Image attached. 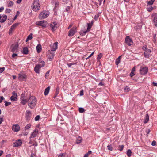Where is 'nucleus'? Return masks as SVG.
Returning <instances> with one entry per match:
<instances>
[{
  "instance_id": "7ed1b4c3",
  "label": "nucleus",
  "mask_w": 157,
  "mask_h": 157,
  "mask_svg": "<svg viewBox=\"0 0 157 157\" xmlns=\"http://www.w3.org/2000/svg\"><path fill=\"white\" fill-rule=\"evenodd\" d=\"M29 102L28 103V105L31 108L33 109L35 106L36 102V99H29Z\"/></svg>"
},
{
  "instance_id": "6ab92c4d",
  "label": "nucleus",
  "mask_w": 157,
  "mask_h": 157,
  "mask_svg": "<svg viewBox=\"0 0 157 157\" xmlns=\"http://www.w3.org/2000/svg\"><path fill=\"white\" fill-rule=\"evenodd\" d=\"M7 16L6 15H3L2 16L0 14V22L3 23L7 19Z\"/></svg>"
},
{
  "instance_id": "4468645a",
  "label": "nucleus",
  "mask_w": 157,
  "mask_h": 157,
  "mask_svg": "<svg viewBox=\"0 0 157 157\" xmlns=\"http://www.w3.org/2000/svg\"><path fill=\"white\" fill-rule=\"evenodd\" d=\"M26 78V76L24 74H18V78L20 81H23Z\"/></svg>"
},
{
  "instance_id": "c756f323",
  "label": "nucleus",
  "mask_w": 157,
  "mask_h": 157,
  "mask_svg": "<svg viewBox=\"0 0 157 157\" xmlns=\"http://www.w3.org/2000/svg\"><path fill=\"white\" fill-rule=\"evenodd\" d=\"M10 98H17V94L14 91L13 92L12 95Z\"/></svg>"
},
{
  "instance_id": "9b49d317",
  "label": "nucleus",
  "mask_w": 157,
  "mask_h": 157,
  "mask_svg": "<svg viewBox=\"0 0 157 157\" xmlns=\"http://www.w3.org/2000/svg\"><path fill=\"white\" fill-rule=\"evenodd\" d=\"M18 25L19 23H16L12 25L11 26V28L9 30V34H11L12 33L15 28Z\"/></svg>"
},
{
  "instance_id": "603ef678",
  "label": "nucleus",
  "mask_w": 157,
  "mask_h": 157,
  "mask_svg": "<svg viewBox=\"0 0 157 157\" xmlns=\"http://www.w3.org/2000/svg\"><path fill=\"white\" fill-rule=\"evenodd\" d=\"M142 49L145 51L146 50L148 49L147 48V46L146 45H144V46L142 48Z\"/></svg>"
},
{
  "instance_id": "b1692460",
  "label": "nucleus",
  "mask_w": 157,
  "mask_h": 157,
  "mask_svg": "<svg viewBox=\"0 0 157 157\" xmlns=\"http://www.w3.org/2000/svg\"><path fill=\"white\" fill-rule=\"evenodd\" d=\"M82 139L81 137L78 136L76 139V143L77 144H79L82 141Z\"/></svg>"
},
{
  "instance_id": "338daca9",
  "label": "nucleus",
  "mask_w": 157,
  "mask_h": 157,
  "mask_svg": "<svg viewBox=\"0 0 157 157\" xmlns=\"http://www.w3.org/2000/svg\"><path fill=\"white\" fill-rule=\"evenodd\" d=\"M31 157H36L35 155L33 153H32L31 154Z\"/></svg>"
},
{
  "instance_id": "aec40b11",
  "label": "nucleus",
  "mask_w": 157,
  "mask_h": 157,
  "mask_svg": "<svg viewBox=\"0 0 157 157\" xmlns=\"http://www.w3.org/2000/svg\"><path fill=\"white\" fill-rule=\"evenodd\" d=\"M154 19L153 22L155 26L157 27V13H155L154 15Z\"/></svg>"
},
{
  "instance_id": "864d4df0",
  "label": "nucleus",
  "mask_w": 157,
  "mask_h": 157,
  "mask_svg": "<svg viewBox=\"0 0 157 157\" xmlns=\"http://www.w3.org/2000/svg\"><path fill=\"white\" fill-rule=\"evenodd\" d=\"M40 63L42 64V65H41V67H44V62L43 61H41L40 62Z\"/></svg>"
},
{
  "instance_id": "72a5a7b5",
  "label": "nucleus",
  "mask_w": 157,
  "mask_h": 157,
  "mask_svg": "<svg viewBox=\"0 0 157 157\" xmlns=\"http://www.w3.org/2000/svg\"><path fill=\"white\" fill-rule=\"evenodd\" d=\"M155 0H151L149 1H147V2L148 5H152Z\"/></svg>"
},
{
  "instance_id": "5701e85b",
  "label": "nucleus",
  "mask_w": 157,
  "mask_h": 157,
  "mask_svg": "<svg viewBox=\"0 0 157 157\" xmlns=\"http://www.w3.org/2000/svg\"><path fill=\"white\" fill-rule=\"evenodd\" d=\"M149 120V116L148 114H146L145 119L143 121L144 123V124L147 123Z\"/></svg>"
},
{
  "instance_id": "79ce46f5",
  "label": "nucleus",
  "mask_w": 157,
  "mask_h": 157,
  "mask_svg": "<svg viewBox=\"0 0 157 157\" xmlns=\"http://www.w3.org/2000/svg\"><path fill=\"white\" fill-rule=\"evenodd\" d=\"M31 125L30 124H28L25 127L26 129H28L30 128Z\"/></svg>"
},
{
  "instance_id": "7c9ffc66",
  "label": "nucleus",
  "mask_w": 157,
  "mask_h": 157,
  "mask_svg": "<svg viewBox=\"0 0 157 157\" xmlns=\"http://www.w3.org/2000/svg\"><path fill=\"white\" fill-rule=\"evenodd\" d=\"M132 151L131 150L128 149L127 151V155L128 157L131 156L132 155Z\"/></svg>"
},
{
  "instance_id": "e433bc0d",
  "label": "nucleus",
  "mask_w": 157,
  "mask_h": 157,
  "mask_svg": "<svg viewBox=\"0 0 157 157\" xmlns=\"http://www.w3.org/2000/svg\"><path fill=\"white\" fill-rule=\"evenodd\" d=\"M50 72V71H48L45 74V77L46 78H48V77L49 75V73Z\"/></svg>"
},
{
  "instance_id": "423d86ee",
  "label": "nucleus",
  "mask_w": 157,
  "mask_h": 157,
  "mask_svg": "<svg viewBox=\"0 0 157 157\" xmlns=\"http://www.w3.org/2000/svg\"><path fill=\"white\" fill-rule=\"evenodd\" d=\"M125 43L128 46H131L132 45L133 42L132 40L130 38L129 36H127L125 39Z\"/></svg>"
},
{
  "instance_id": "dca6fc26",
  "label": "nucleus",
  "mask_w": 157,
  "mask_h": 157,
  "mask_svg": "<svg viewBox=\"0 0 157 157\" xmlns=\"http://www.w3.org/2000/svg\"><path fill=\"white\" fill-rule=\"evenodd\" d=\"M41 67V65L37 64L35 67L34 68V70L37 73H39L40 71V70Z\"/></svg>"
},
{
  "instance_id": "f3484780",
  "label": "nucleus",
  "mask_w": 157,
  "mask_h": 157,
  "mask_svg": "<svg viewBox=\"0 0 157 157\" xmlns=\"http://www.w3.org/2000/svg\"><path fill=\"white\" fill-rule=\"evenodd\" d=\"M151 52V51L150 49L146 50L144 52V56L146 58H149L150 54Z\"/></svg>"
},
{
  "instance_id": "393cba45",
  "label": "nucleus",
  "mask_w": 157,
  "mask_h": 157,
  "mask_svg": "<svg viewBox=\"0 0 157 157\" xmlns=\"http://www.w3.org/2000/svg\"><path fill=\"white\" fill-rule=\"evenodd\" d=\"M36 49L38 53H40L41 50V46L40 44H38L36 47Z\"/></svg>"
},
{
  "instance_id": "e2e57ef3",
  "label": "nucleus",
  "mask_w": 157,
  "mask_h": 157,
  "mask_svg": "<svg viewBox=\"0 0 157 157\" xmlns=\"http://www.w3.org/2000/svg\"><path fill=\"white\" fill-rule=\"evenodd\" d=\"M12 101H16L18 99H10Z\"/></svg>"
},
{
  "instance_id": "3c124183",
  "label": "nucleus",
  "mask_w": 157,
  "mask_h": 157,
  "mask_svg": "<svg viewBox=\"0 0 157 157\" xmlns=\"http://www.w3.org/2000/svg\"><path fill=\"white\" fill-rule=\"evenodd\" d=\"M150 129H147L146 130V132L147 133V136H148V135L150 133Z\"/></svg>"
},
{
  "instance_id": "ddd939ff",
  "label": "nucleus",
  "mask_w": 157,
  "mask_h": 157,
  "mask_svg": "<svg viewBox=\"0 0 157 157\" xmlns=\"http://www.w3.org/2000/svg\"><path fill=\"white\" fill-rule=\"evenodd\" d=\"M22 141L21 139L16 140V141L13 144V146L15 147H18L21 146L22 144Z\"/></svg>"
},
{
  "instance_id": "a878e982",
  "label": "nucleus",
  "mask_w": 157,
  "mask_h": 157,
  "mask_svg": "<svg viewBox=\"0 0 157 157\" xmlns=\"http://www.w3.org/2000/svg\"><path fill=\"white\" fill-rule=\"evenodd\" d=\"M29 51L28 48L27 47H24L23 49L22 53L25 54H28Z\"/></svg>"
},
{
  "instance_id": "473e14b6",
  "label": "nucleus",
  "mask_w": 157,
  "mask_h": 157,
  "mask_svg": "<svg viewBox=\"0 0 157 157\" xmlns=\"http://www.w3.org/2000/svg\"><path fill=\"white\" fill-rule=\"evenodd\" d=\"M147 9L148 11L150 12L152 11L153 9V8L152 6H147Z\"/></svg>"
},
{
  "instance_id": "a18cd8bd",
  "label": "nucleus",
  "mask_w": 157,
  "mask_h": 157,
  "mask_svg": "<svg viewBox=\"0 0 157 157\" xmlns=\"http://www.w3.org/2000/svg\"><path fill=\"white\" fill-rule=\"evenodd\" d=\"M59 91V87H57L56 89V95L58 94Z\"/></svg>"
},
{
  "instance_id": "6e6552de",
  "label": "nucleus",
  "mask_w": 157,
  "mask_h": 157,
  "mask_svg": "<svg viewBox=\"0 0 157 157\" xmlns=\"http://www.w3.org/2000/svg\"><path fill=\"white\" fill-rule=\"evenodd\" d=\"M148 68L147 67H141L140 70V74L142 75H144L148 72Z\"/></svg>"
},
{
  "instance_id": "0eeeda50",
  "label": "nucleus",
  "mask_w": 157,
  "mask_h": 157,
  "mask_svg": "<svg viewBox=\"0 0 157 157\" xmlns=\"http://www.w3.org/2000/svg\"><path fill=\"white\" fill-rule=\"evenodd\" d=\"M18 44H17L15 45L13 44L11 46V51L13 52H17L18 51Z\"/></svg>"
},
{
  "instance_id": "774afa93",
  "label": "nucleus",
  "mask_w": 157,
  "mask_h": 157,
  "mask_svg": "<svg viewBox=\"0 0 157 157\" xmlns=\"http://www.w3.org/2000/svg\"><path fill=\"white\" fill-rule=\"evenodd\" d=\"M11 155L10 154H8L5 157H11Z\"/></svg>"
},
{
  "instance_id": "20e7f679",
  "label": "nucleus",
  "mask_w": 157,
  "mask_h": 157,
  "mask_svg": "<svg viewBox=\"0 0 157 157\" xmlns=\"http://www.w3.org/2000/svg\"><path fill=\"white\" fill-rule=\"evenodd\" d=\"M36 24L38 26H41L43 28H45L46 26L47 23L46 21L43 20L37 21Z\"/></svg>"
},
{
  "instance_id": "0e129e2a",
  "label": "nucleus",
  "mask_w": 157,
  "mask_h": 157,
  "mask_svg": "<svg viewBox=\"0 0 157 157\" xmlns=\"http://www.w3.org/2000/svg\"><path fill=\"white\" fill-rule=\"evenodd\" d=\"M69 10H70V7H69V6H68L67 7L65 10L66 11H68Z\"/></svg>"
},
{
  "instance_id": "bb28decb",
  "label": "nucleus",
  "mask_w": 157,
  "mask_h": 157,
  "mask_svg": "<svg viewBox=\"0 0 157 157\" xmlns=\"http://www.w3.org/2000/svg\"><path fill=\"white\" fill-rule=\"evenodd\" d=\"M50 90V86L48 87L45 89L44 92V94L45 95H47L48 94Z\"/></svg>"
},
{
  "instance_id": "2eb2a0df",
  "label": "nucleus",
  "mask_w": 157,
  "mask_h": 157,
  "mask_svg": "<svg viewBox=\"0 0 157 157\" xmlns=\"http://www.w3.org/2000/svg\"><path fill=\"white\" fill-rule=\"evenodd\" d=\"M47 56L50 59H53L54 56V53L50 51H48L47 52Z\"/></svg>"
},
{
  "instance_id": "cd10ccee",
  "label": "nucleus",
  "mask_w": 157,
  "mask_h": 157,
  "mask_svg": "<svg viewBox=\"0 0 157 157\" xmlns=\"http://www.w3.org/2000/svg\"><path fill=\"white\" fill-rule=\"evenodd\" d=\"M121 56H119L118 58H117L116 60V64L117 65H118L120 62L121 57Z\"/></svg>"
},
{
  "instance_id": "69168bd1",
  "label": "nucleus",
  "mask_w": 157,
  "mask_h": 157,
  "mask_svg": "<svg viewBox=\"0 0 157 157\" xmlns=\"http://www.w3.org/2000/svg\"><path fill=\"white\" fill-rule=\"evenodd\" d=\"M17 55L16 54L14 53L12 55V57L13 58L15 57L16 56H17Z\"/></svg>"
},
{
  "instance_id": "f03ea898",
  "label": "nucleus",
  "mask_w": 157,
  "mask_h": 157,
  "mask_svg": "<svg viewBox=\"0 0 157 157\" xmlns=\"http://www.w3.org/2000/svg\"><path fill=\"white\" fill-rule=\"evenodd\" d=\"M49 14V12L47 10H44L41 12L39 15V18L40 19H43L48 17Z\"/></svg>"
},
{
  "instance_id": "a211bd4d",
  "label": "nucleus",
  "mask_w": 157,
  "mask_h": 157,
  "mask_svg": "<svg viewBox=\"0 0 157 157\" xmlns=\"http://www.w3.org/2000/svg\"><path fill=\"white\" fill-rule=\"evenodd\" d=\"M57 23L56 22H53L51 23L50 25V27L52 31H54L57 28Z\"/></svg>"
},
{
  "instance_id": "052dcab7",
  "label": "nucleus",
  "mask_w": 157,
  "mask_h": 157,
  "mask_svg": "<svg viewBox=\"0 0 157 157\" xmlns=\"http://www.w3.org/2000/svg\"><path fill=\"white\" fill-rule=\"evenodd\" d=\"M99 17V15L98 14L95 16L94 19L96 20H97Z\"/></svg>"
},
{
  "instance_id": "37998d69",
  "label": "nucleus",
  "mask_w": 157,
  "mask_h": 157,
  "mask_svg": "<svg viewBox=\"0 0 157 157\" xmlns=\"http://www.w3.org/2000/svg\"><path fill=\"white\" fill-rule=\"evenodd\" d=\"M40 116L39 115L36 116L35 118V121H38L40 119Z\"/></svg>"
},
{
  "instance_id": "f8f14e48",
  "label": "nucleus",
  "mask_w": 157,
  "mask_h": 157,
  "mask_svg": "<svg viewBox=\"0 0 157 157\" xmlns=\"http://www.w3.org/2000/svg\"><path fill=\"white\" fill-rule=\"evenodd\" d=\"M32 114L30 111L27 110L25 113V118L27 121L30 120Z\"/></svg>"
},
{
  "instance_id": "4d7b16f0",
  "label": "nucleus",
  "mask_w": 157,
  "mask_h": 157,
  "mask_svg": "<svg viewBox=\"0 0 157 157\" xmlns=\"http://www.w3.org/2000/svg\"><path fill=\"white\" fill-rule=\"evenodd\" d=\"M59 5V2H56L55 3V7H57Z\"/></svg>"
},
{
  "instance_id": "bf43d9fd",
  "label": "nucleus",
  "mask_w": 157,
  "mask_h": 157,
  "mask_svg": "<svg viewBox=\"0 0 157 157\" xmlns=\"http://www.w3.org/2000/svg\"><path fill=\"white\" fill-rule=\"evenodd\" d=\"M130 75L131 77H132L134 75V74L133 72H131L130 73Z\"/></svg>"
},
{
  "instance_id": "5fc2aeb1",
  "label": "nucleus",
  "mask_w": 157,
  "mask_h": 157,
  "mask_svg": "<svg viewBox=\"0 0 157 157\" xmlns=\"http://www.w3.org/2000/svg\"><path fill=\"white\" fill-rule=\"evenodd\" d=\"M83 90H82L80 92V96H82L83 95Z\"/></svg>"
},
{
  "instance_id": "9d476101",
  "label": "nucleus",
  "mask_w": 157,
  "mask_h": 157,
  "mask_svg": "<svg viewBox=\"0 0 157 157\" xmlns=\"http://www.w3.org/2000/svg\"><path fill=\"white\" fill-rule=\"evenodd\" d=\"M12 130L15 132H17L20 130V127L18 124H13L12 126Z\"/></svg>"
},
{
  "instance_id": "09e8293b",
  "label": "nucleus",
  "mask_w": 157,
  "mask_h": 157,
  "mask_svg": "<svg viewBox=\"0 0 157 157\" xmlns=\"http://www.w3.org/2000/svg\"><path fill=\"white\" fill-rule=\"evenodd\" d=\"M156 145V142L155 140L153 141L151 143V145L153 146H155Z\"/></svg>"
},
{
  "instance_id": "f704fd0d",
  "label": "nucleus",
  "mask_w": 157,
  "mask_h": 157,
  "mask_svg": "<svg viewBox=\"0 0 157 157\" xmlns=\"http://www.w3.org/2000/svg\"><path fill=\"white\" fill-rule=\"evenodd\" d=\"M107 147L109 150L112 151L113 150V147L111 145H109L107 146Z\"/></svg>"
},
{
  "instance_id": "49530a36",
  "label": "nucleus",
  "mask_w": 157,
  "mask_h": 157,
  "mask_svg": "<svg viewBox=\"0 0 157 157\" xmlns=\"http://www.w3.org/2000/svg\"><path fill=\"white\" fill-rule=\"evenodd\" d=\"M59 157H67V156L64 154H60Z\"/></svg>"
},
{
  "instance_id": "2f4dec72",
  "label": "nucleus",
  "mask_w": 157,
  "mask_h": 157,
  "mask_svg": "<svg viewBox=\"0 0 157 157\" xmlns=\"http://www.w3.org/2000/svg\"><path fill=\"white\" fill-rule=\"evenodd\" d=\"M32 38V34H31L29 35L27 37V39L26 40V42H27L28 41L31 40Z\"/></svg>"
},
{
  "instance_id": "13d9d810",
  "label": "nucleus",
  "mask_w": 157,
  "mask_h": 157,
  "mask_svg": "<svg viewBox=\"0 0 157 157\" xmlns=\"http://www.w3.org/2000/svg\"><path fill=\"white\" fill-rule=\"evenodd\" d=\"M4 10V7L3 6L1 7L0 8V12Z\"/></svg>"
},
{
  "instance_id": "c03bdc74",
  "label": "nucleus",
  "mask_w": 157,
  "mask_h": 157,
  "mask_svg": "<svg viewBox=\"0 0 157 157\" xmlns=\"http://www.w3.org/2000/svg\"><path fill=\"white\" fill-rule=\"evenodd\" d=\"M11 10L10 9H7L5 11L6 13H9L11 12Z\"/></svg>"
},
{
  "instance_id": "412c9836",
  "label": "nucleus",
  "mask_w": 157,
  "mask_h": 157,
  "mask_svg": "<svg viewBox=\"0 0 157 157\" xmlns=\"http://www.w3.org/2000/svg\"><path fill=\"white\" fill-rule=\"evenodd\" d=\"M38 133V131L36 130L33 131L31 134L30 138H34L35 137Z\"/></svg>"
},
{
  "instance_id": "58836bf2",
  "label": "nucleus",
  "mask_w": 157,
  "mask_h": 157,
  "mask_svg": "<svg viewBox=\"0 0 157 157\" xmlns=\"http://www.w3.org/2000/svg\"><path fill=\"white\" fill-rule=\"evenodd\" d=\"M4 102L5 103V105L6 106H7L11 104V102H9L6 101H5Z\"/></svg>"
},
{
  "instance_id": "39448f33",
  "label": "nucleus",
  "mask_w": 157,
  "mask_h": 157,
  "mask_svg": "<svg viewBox=\"0 0 157 157\" xmlns=\"http://www.w3.org/2000/svg\"><path fill=\"white\" fill-rule=\"evenodd\" d=\"M77 32V27L74 26L69 31L68 36H73Z\"/></svg>"
},
{
  "instance_id": "de8ad7c7",
  "label": "nucleus",
  "mask_w": 157,
  "mask_h": 157,
  "mask_svg": "<svg viewBox=\"0 0 157 157\" xmlns=\"http://www.w3.org/2000/svg\"><path fill=\"white\" fill-rule=\"evenodd\" d=\"M124 90L126 92H128L129 90V89L128 86H126L124 88Z\"/></svg>"
},
{
  "instance_id": "f257e3e1",
  "label": "nucleus",
  "mask_w": 157,
  "mask_h": 157,
  "mask_svg": "<svg viewBox=\"0 0 157 157\" xmlns=\"http://www.w3.org/2000/svg\"><path fill=\"white\" fill-rule=\"evenodd\" d=\"M40 6L39 0H34L32 5V9L33 11L36 12L40 10Z\"/></svg>"
},
{
  "instance_id": "a19ab883",
  "label": "nucleus",
  "mask_w": 157,
  "mask_h": 157,
  "mask_svg": "<svg viewBox=\"0 0 157 157\" xmlns=\"http://www.w3.org/2000/svg\"><path fill=\"white\" fill-rule=\"evenodd\" d=\"M124 147V145H121V146H119V150L120 151H122Z\"/></svg>"
},
{
  "instance_id": "c85d7f7f",
  "label": "nucleus",
  "mask_w": 157,
  "mask_h": 157,
  "mask_svg": "<svg viewBox=\"0 0 157 157\" xmlns=\"http://www.w3.org/2000/svg\"><path fill=\"white\" fill-rule=\"evenodd\" d=\"M28 101V99H23L21 101V103L23 105H25Z\"/></svg>"
},
{
  "instance_id": "4c0bfd02",
  "label": "nucleus",
  "mask_w": 157,
  "mask_h": 157,
  "mask_svg": "<svg viewBox=\"0 0 157 157\" xmlns=\"http://www.w3.org/2000/svg\"><path fill=\"white\" fill-rule=\"evenodd\" d=\"M13 2L12 1H10L9 2V4L8 5V7H11L13 6Z\"/></svg>"
},
{
  "instance_id": "680f3d73",
  "label": "nucleus",
  "mask_w": 157,
  "mask_h": 157,
  "mask_svg": "<svg viewBox=\"0 0 157 157\" xmlns=\"http://www.w3.org/2000/svg\"><path fill=\"white\" fill-rule=\"evenodd\" d=\"M33 145L34 146H37L38 145V144L36 142H35L33 144Z\"/></svg>"
},
{
  "instance_id": "4be33fe9",
  "label": "nucleus",
  "mask_w": 157,
  "mask_h": 157,
  "mask_svg": "<svg viewBox=\"0 0 157 157\" xmlns=\"http://www.w3.org/2000/svg\"><path fill=\"white\" fill-rule=\"evenodd\" d=\"M87 31H84L83 33H82V35L85 34L88 31H89L92 26V24H90V23H87Z\"/></svg>"
},
{
  "instance_id": "6e6d98bb",
  "label": "nucleus",
  "mask_w": 157,
  "mask_h": 157,
  "mask_svg": "<svg viewBox=\"0 0 157 157\" xmlns=\"http://www.w3.org/2000/svg\"><path fill=\"white\" fill-rule=\"evenodd\" d=\"M75 64V63H68L67 64L68 66L69 67H71L72 65H74Z\"/></svg>"
},
{
  "instance_id": "8fccbe9b",
  "label": "nucleus",
  "mask_w": 157,
  "mask_h": 157,
  "mask_svg": "<svg viewBox=\"0 0 157 157\" xmlns=\"http://www.w3.org/2000/svg\"><path fill=\"white\" fill-rule=\"evenodd\" d=\"M5 67H2V68L0 67V73H1L3 72L5 70Z\"/></svg>"
},
{
  "instance_id": "c9c22d12",
  "label": "nucleus",
  "mask_w": 157,
  "mask_h": 157,
  "mask_svg": "<svg viewBox=\"0 0 157 157\" xmlns=\"http://www.w3.org/2000/svg\"><path fill=\"white\" fill-rule=\"evenodd\" d=\"M79 111L80 113H83L84 111L85 110L83 108L80 107L79 108Z\"/></svg>"
},
{
  "instance_id": "1a4fd4ad",
  "label": "nucleus",
  "mask_w": 157,
  "mask_h": 157,
  "mask_svg": "<svg viewBox=\"0 0 157 157\" xmlns=\"http://www.w3.org/2000/svg\"><path fill=\"white\" fill-rule=\"evenodd\" d=\"M58 42H56L55 43L51 44L50 45L51 51H54L57 48Z\"/></svg>"
},
{
  "instance_id": "ea45409f",
  "label": "nucleus",
  "mask_w": 157,
  "mask_h": 157,
  "mask_svg": "<svg viewBox=\"0 0 157 157\" xmlns=\"http://www.w3.org/2000/svg\"><path fill=\"white\" fill-rule=\"evenodd\" d=\"M102 56V55L101 53H100L98 56L97 57V59L98 60H99L100 59Z\"/></svg>"
}]
</instances>
